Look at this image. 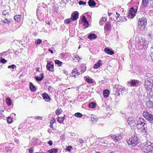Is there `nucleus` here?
<instances>
[{"label":"nucleus","instance_id":"f257e3e1","mask_svg":"<svg viewBox=\"0 0 153 153\" xmlns=\"http://www.w3.org/2000/svg\"><path fill=\"white\" fill-rule=\"evenodd\" d=\"M144 80V85L145 86L148 96L152 95V88L153 84V76L150 74H147L143 78Z\"/></svg>","mask_w":153,"mask_h":153},{"label":"nucleus","instance_id":"f03ea898","mask_svg":"<svg viewBox=\"0 0 153 153\" xmlns=\"http://www.w3.org/2000/svg\"><path fill=\"white\" fill-rule=\"evenodd\" d=\"M140 120L138 121L136 126L138 129H140L141 131L143 132L146 133L147 130V125L146 122L144 121L142 118H140Z\"/></svg>","mask_w":153,"mask_h":153},{"label":"nucleus","instance_id":"7ed1b4c3","mask_svg":"<svg viewBox=\"0 0 153 153\" xmlns=\"http://www.w3.org/2000/svg\"><path fill=\"white\" fill-rule=\"evenodd\" d=\"M127 142L129 145H133L132 147L137 145L139 143V141L137 137L135 136H133L129 140H127Z\"/></svg>","mask_w":153,"mask_h":153},{"label":"nucleus","instance_id":"20e7f679","mask_svg":"<svg viewBox=\"0 0 153 153\" xmlns=\"http://www.w3.org/2000/svg\"><path fill=\"white\" fill-rule=\"evenodd\" d=\"M146 22L147 20L146 18H143L141 20L139 19L138 23V27L141 30L144 29L146 25Z\"/></svg>","mask_w":153,"mask_h":153},{"label":"nucleus","instance_id":"39448f33","mask_svg":"<svg viewBox=\"0 0 153 153\" xmlns=\"http://www.w3.org/2000/svg\"><path fill=\"white\" fill-rule=\"evenodd\" d=\"M153 147V143H151L150 142H148L147 143H145L142 149L144 152L147 153L148 150Z\"/></svg>","mask_w":153,"mask_h":153},{"label":"nucleus","instance_id":"423d86ee","mask_svg":"<svg viewBox=\"0 0 153 153\" xmlns=\"http://www.w3.org/2000/svg\"><path fill=\"white\" fill-rule=\"evenodd\" d=\"M137 11L135 10L134 8L133 7H131L128 11V18H131V19L134 18L135 15V14L137 13Z\"/></svg>","mask_w":153,"mask_h":153},{"label":"nucleus","instance_id":"0eeeda50","mask_svg":"<svg viewBox=\"0 0 153 153\" xmlns=\"http://www.w3.org/2000/svg\"><path fill=\"white\" fill-rule=\"evenodd\" d=\"M123 136V135H122L121 134L120 135L117 134L112 135L111 137L115 142L119 141L122 138Z\"/></svg>","mask_w":153,"mask_h":153},{"label":"nucleus","instance_id":"6e6552de","mask_svg":"<svg viewBox=\"0 0 153 153\" xmlns=\"http://www.w3.org/2000/svg\"><path fill=\"white\" fill-rule=\"evenodd\" d=\"M140 82L137 80L133 79L128 82V83L130 84L131 86H138L139 85Z\"/></svg>","mask_w":153,"mask_h":153},{"label":"nucleus","instance_id":"1a4fd4ad","mask_svg":"<svg viewBox=\"0 0 153 153\" xmlns=\"http://www.w3.org/2000/svg\"><path fill=\"white\" fill-rule=\"evenodd\" d=\"M135 121L134 118L132 117L128 118L127 120L128 124L132 127L135 126L136 123Z\"/></svg>","mask_w":153,"mask_h":153},{"label":"nucleus","instance_id":"9d476101","mask_svg":"<svg viewBox=\"0 0 153 153\" xmlns=\"http://www.w3.org/2000/svg\"><path fill=\"white\" fill-rule=\"evenodd\" d=\"M80 74L79 72H78L76 70H72V72L70 74V76L71 77H74L75 78L78 77V76Z\"/></svg>","mask_w":153,"mask_h":153},{"label":"nucleus","instance_id":"9b49d317","mask_svg":"<svg viewBox=\"0 0 153 153\" xmlns=\"http://www.w3.org/2000/svg\"><path fill=\"white\" fill-rule=\"evenodd\" d=\"M79 13L77 11H75L72 13L71 15V18L72 21H74L76 20L78 18Z\"/></svg>","mask_w":153,"mask_h":153},{"label":"nucleus","instance_id":"f8f14e48","mask_svg":"<svg viewBox=\"0 0 153 153\" xmlns=\"http://www.w3.org/2000/svg\"><path fill=\"white\" fill-rule=\"evenodd\" d=\"M43 99L46 102H49L51 100L50 96L46 93H44L42 94Z\"/></svg>","mask_w":153,"mask_h":153},{"label":"nucleus","instance_id":"ddd939ff","mask_svg":"<svg viewBox=\"0 0 153 153\" xmlns=\"http://www.w3.org/2000/svg\"><path fill=\"white\" fill-rule=\"evenodd\" d=\"M104 51L105 53L109 55H112L114 53V51L111 48H105Z\"/></svg>","mask_w":153,"mask_h":153},{"label":"nucleus","instance_id":"4468645a","mask_svg":"<svg viewBox=\"0 0 153 153\" xmlns=\"http://www.w3.org/2000/svg\"><path fill=\"white\" fill-rule=\"evenodd\" d=\"M150 0H142V4L143 7H149Z\"/></svg>","mask_w":153,"mask_h":153},{"label":"nucleus","instance_id":"2eb2a0df","mask_svg":"<svg viewBox=\"0 0 153 153\" xmlns=\"http://www.w3.org/2000/svg\"><path fill=\"white\" fill-rule=\"evenodd\" d=\"M84 78L87 82L89 83L94 84V80L91 77L89 76H85L84 77Z\"/></svg>","mask_w":153,"mask_h":153},{"label":"nucleus","instance_id":"dca6fc26","mask_svg":"<svg viewBox=\"0 0 153 153\" xmlns=\"http://www.w3.org/2000/svg\"><path fill=\"white\" fill-rule=\"evenodd\" d=\"M146 105L147 108H153V103L149 99L146 101Z\"/></svg>","mask_w":153,"mask_h":153},{"label":"nucleus","instance_id":"f3484780","mask_svg":"<svg viewBox=\"0 0 153 153\" xmlns=\"http://www.w3.org/2000/svg\"><path fill=\"white\" fill-rule=\"evenodd\" d=\"M111 28V24L109 22H107L104 26V31H107L110 30Z\"/></svg>","mask_w":153,"mask_h":153},{"label":"nucleus","instance_id":"a211bd4d","mask_svg":"<svg viewBox=\"0 0 153 153\" xmlns=\"http://www.w3.org/2000/svg\"><path fill=\"white\" fill-rule=\"evenodd\" d=\"M143 115L144 117L146 119H147L148 120V119L150 117V115H151V114H150L147 111H144L143 112Z\"/></svg>","mask_w":153,"mask_h":153},{"label":"nucleus","instance_id":"6ab92c4d","mask_svg":"<svg viewBox=\"0 0 153 153\" xmlns=\"http://www.w3.org/2000/svg\"><path fill=\"white\" fill-rule=\"evenodd\" d=\"M40 76H37L35 77V79L37 81H41L43 79L44 76L43 73L41 74L40 75Z\"/></svg>","mask_w":153,"mask_h":153},{"label":"nucleus","instance_id":"aec40b11","mask_svg":"<svg viewBox=\"0 0 153 153\" xmlns=\"http://www.w3.org/2000/svg\"><path fill=\"white\" fill-rule=\"evenodd\" d=\"M117 89H118V91L121 92V94L122 95H124L127 93V90L126 89L124 88L120 89L117 88Z\"/></svg>","mask_w":153,"mask_h":153},{"label":"nucleus","instance_id":"412c9836","mask_svg":"<svg viewBox=\"0 0 153 153\" xmlns=\"http://www.w3.org/2000/svg\"><path fill=\"white\" fill-rule=\"evenodd\" d=\"M147 41H146L145 40H141L140 41V43H139L141 45L143 46V48H146V45L147 44Z\"/></svg>","mask_w":153,"mask_h":153},{"label":"nucleus","instance_id":"4be33fe9","mask_svg":"<svg viewBox=\"0 0 153 153\" xmlns=\"http://www.w3.org/2000/svg\"><path fill=\"white\" fill-rule=\"evenodd\" d=\"M88 4L91 7H94L95 6L96 3L94 0H89L88 2Z\"/></svg>","mask_w":153,"mask_h":153},{"label":"nucleus","instance_id":"5701e85b","mask_svg":"<svg viewBox=\"0 0 153 153\" xmlns=\"http://www.w3.org/2000/svg\"><path fill=\"white\" fill-rule=\"evenodd\" d=\"M103 96L105 98L108 97L109 94V91L108 90L106 89L104 90L103 91Z\"/></svg>","mask_w":153,"mask_h":153},{"label":"nucleus","instance_id":"b1692460","mask_svg":"<svg viewBox=\"0 0 153 153\" xmlns=\"http://www.w3.org/2000/svg\"><path fill=\"white\" fill-rule=\"evenodd\" d=\"M88 37L89 39L91 40L96 38L97 36L94 33H91L88 35Z\"/></svg>","mask_w":153,"mask_h":153},{"label":"nucleus","instance_id":"393cba45","mask_svg":"<svg viewBox=\"0 0 153 153\" xmlns=\"http://www.w3.org/2000/svg\"><path fill=\"white\" fill-rule=\"evenodd\" d=\"M102 63V61L100 60H99L94 65L93 67H100Z\"/></svg>","mask_w":153,"mask_h":153},{"label":"nucleus","instance_id":"a878e982","mask_svg":"<svg viewBox=\"0 0 153 153\" xmlns=\"http://www.w3.org/2000/svg\"><path fill=\"white\" fill-rule=\"evenodd\" d=\"M65 117V115H64V117H58L57 121L59 123H62L64 120Z\"/></svg>","mask_w":153,"mask_h":153},{"label":"nucleus","instance_id":"bb28decb","mask_svg":"<svg viewBox=\"0 0 153 153\" xmlns=\"http://www.w3.org/2000/svg\"><path fill=\"white\" fill-rule=\"evenodd\" d=\"M91 118V121H92L93 123H96V122L98 120V118L96 115H92Z\"/></svg>","mask_w":153,"mask_h":153},{"label":"nucleus","instance_id":"cd10ccee","mask_svg":"<svg viewBox=\"0 0 153 153\" xmlns=\"http://www.w3.org/2000/svg\"><path fill=\"white\" fill-rule=\"evenodd\" d=\"M30 90L32 91H35L36 90V88L32 82L30 83Z\"/></svg>","mask_w":153,"mask_h":153},{"label":"nucleus","instance_id":"c85d7f7f","mask_svg":"<svg viewBox=\"0 0 153 153\" xmlns=\"http://www.w3.org/2000/svg\"><path fill=\"white\" fill-rule=\"evenodd\" d=\"M20 15H17L15 16L14 17V19L17 22H19L20 21Z\"/></svg>","mask_w":153,"mask_h":153},{"label":"nucleus","instance_id":"c756f323","mask_svg":"<svg viewBox=\"0 0 153 153\" xmlns=\"http://www.w3.org/2000/svg\"><path fill=\"white\" fill-rule=\"evenodd\" d=\"M6 102L8 106L11 105L12 104V101L10 98L9 97L7 98L6 99Z\"/></svg>","mask_w":153,"mask_h":153},{"label":"nucleus","instance_id":"7c9ffc66","mask_svg":"<svg viewBox=\"0 0 153 153\" xmlns=\"http://www.w3.org/2000/svg\"><path fill=\"white\" fill-rule=\"evenodd\" d=\"M58 151L57 148H53L50 150H48V152L49 153H56Z\"/></svg>","mask_w":153,"mask_h":153},{"label":"nucleus","instance_id":"2f4dec72","mask_svg":"<svg viewBox=\"0 0 153 153\" xmlns=\"http://www.w3.org/2000/svg\"><path fill=\"white\" fill-rule=\"evenodd\" d=\"M96 103L94 102H91L89 104L88 106L91 108H94L95 107Z\"/></svg>","mask_w":153,"mask_h":153},{"label":"nucleus","instance_id":"473e14b6","mask_svg":"<svg viewBox=\"0 0 153 153\" xmlns=\"http://www.w3.org/2000/svg\"><path fill=\"white\" fill-rule=\"evenodd\" d=\"M72 20L71 18L70 19H66L64 20V23L65 24H69L71 23Z\"/></svg>","mask_w":153,"mask_h":153},{"label":"nucleus","instance_id":"72a5a7b5","mask_svg":"<svg viewBox=\"0 0 153 153\" xmlns=\"http://www.w3.org/2000/svg\"><path fill=\"white\" fill-rule=\"evenodd\" d=\"M73 57L75 61H78V62H79L80 59H81L80 58L79 56L77 55H74Z\"/></svg>","mask_w":153,"mask_h":153},{"label":"nucleus","instance_id":"f704fd0d","mask_svg":"<svg viewBox=\"0 0 153 153\" xmlns=\"http://www.w3.org/2000/svg\"><path fill=\"white\" fill-rule=\"evenodd\" d=\"M55 64H57L58 66H61V65L62 64V62L59 61L58 60L56 59L55 60Z\"/></svg>","mask_w":153,"mask_h":153},{"label":"nucleus","instance_id":"c9c22d12","mask_svg":"<svg viewBox=\"0 0 153 153\" xmlns=\"http://www.w3.org/2000/svg\"><path fill=\"white\" fill-rule=\"evenodd\" d=\"M10 49H8L6 51L3 52V53L4 54V56H7V55L9 54L10 53Z\"/></svg>","mask_w":153,"mask_h":153},{"label":"nucleus","instance_id":"e433bc0d","mask_svg":"<svg viewBox=\"0 0 153 153\" xmlns=\"http://www.w3.org/2000/svg\"><path fill=\"white\" fill-rule=\"evenodd\" d=\"M150 123H153V115L151 114L148 120Z\"/></svg>","mask_w":153,"mask_h":153},{"label":"nucleus","instance_id":"4c0bfd02","mask_svg":"<svg viewBox=\"0 0 153 153\" xmlns=\"http://www.w3.org/2000/svg\"><path fill=\"white\" fill-rule=\"evenodd\" d=\"M74 115L77 117H81L82 116V114L80 113L77 112L75 113L74 114Z\"/></svg>","mask_w":153,"mask_h":153},{"label":"nucleus","instance_id":"58836bf2","mask_svg":"<svg viewBox=\"0 0 153 153\" xmlns=\"http://www.w3.org/2000/svg\"><path fill=\"white\" fill-rule=\"evenodd\" d=\"M42 42V40L40 39H38L35 41L36 45H38L41 44Z\"/></svg>","mask_w":153,"mask_h":153},{"label":"nucleus","instance_id":"ea45409f","mask_svg":"<svg viewBox=\"0 0 153 153\" xmlns=\"http://www.w3.org/2000/svg\"><path fill=\"white\" fill-rule=\"evenodd\" d=\"M151 53L150 54V56L152 61L153 62V46H152L151 48Z\"/></svg>","mask_w":153,"mask_h":153},{"label":"nucleus","instance_id":"a19ab883","mask_svg":"<svg viewBox=\"0 0 153 153\" xmlns=\"http://www.w3.org/2000/svg\"><path fill=\"white\" fill-rule=\"evenodd\" d=\"M7 121L8 123L10 124L12 123V118L10 117H7Z\"/></svg>","mask_w":153,"mask_h":153},{"label":"nucleus","instance_id":"79ce46f5","mask_svg":"<svg viewBox=\"0 0 153 153\" xmlns=\"http://www.w3.org/2000/svg\"><path fill=\"white\" fill-rule=\"evenodd\" d=\"M60 110H62L59 108L56 110L55 113L56 115L58 116L61 114Z\"/></svg>","mask_w":153,"mask_h":153},{"label":"nucleus","instance_id":"37998d69","mask_svg":"<svg viewBox=\"0 0 153 153\" xmlns=\"http://www.w3.org/2000/svg\"><path fill=\"white\" fill-rule=\"evenodd\" d=\"M48 65H51V67H54L53 63L51 62H48L46 67H50V66H48Z\"/></svg>","mask_w":153,"mask_h":153},{"label":"nucleus","instance_id":"c03bdc74","mask_svg":"<svg viewBox=\"0 0 153 153\" xmlns=\"http://www.w3.org/2000/svg\"><path fill=\"white\" fill-rule=\"evenodd\" d=\"M73 149L72 147L71 146H68L66 149V151L68 152H70L71 150Z\"/></svg>","mask_w":153,"mask_h":153},{"label":"nucleus","instance_id":"a18cd8bd","mask_svg":"<svg viewBox=\"0 0 153 153\" xmlns=\"http://www.w3.org/2000/svg\"><path fill=\"white\" fill-rule=\"evenodd\" d=\"M82 22L83 23L88 22L85 16H82Z\"/></svg>","mask_w":153,"mask_h":153},{"label":"nucleus","instance_id":"49530a36","mask_svg":"<svg viewBox=\"0 0 153 153\" xmlns=\"http://www.w3.org/2000/svg\"><path fill=\"white\" fill-rule=\"evenodd\" d=\"M149 7L153 8V0H150Z\"/></svg>","mask_w":153,"mask_h":153},{"label":"nucleus","instance_id":"de8ad7c7","mask_svg":"<svg viewBox=\"0 0 153 153\" xmlns=\"http://www.w3.org/2000/svg\"><path fill=\"white\" fill-rule=\"evenodd\" d=\"M0 61L3 64L7 62L6 60L4 58H1Z\"/></svg>","mask_w":153,"mask_h":153},{"label":"nucleus","instance_id":"09e8293b","mask_svg":"<svg viewBox=\"0 0 153 153\" xmlns=\"http://www.w3.org/2000/svg\"><path fill=\"white\" fill-rule=\"evenodd\" d=\"M106 21V19L105 17H102L100 20V22H105Z\"/></svg>","mask_w":153,"mask_h":153},{"label":"nucleus","instance_id":"8fccbe9b","mask_svg":"<svg viewBox=\"0 0 153 153\" xmlns=\"http://www.w3.org/2000/svg\"><path fill=\"white\" fill-rule=\"evenodd\" d=\"M55 122L56 120H55L54 118L52 117L51 120L50 124H53Z\"/></svg>","mask_w":153,"mask_h":153},{"label":"nucleus","instance_id":"3c124183","mask_svg":"<svg viewBox=\"0 0 153 153\" xmlns=\"http://www.w3.org/2000/svg\"><path fill=\"white\" fill-rule=\"evenodd\" d=\"M83 25L85 26V28L88 27L89 26V23L88 22L83 23Z\"/></svg>","mask_w":153,"mask_h":153},{"label":"nucleus","instance_id":"603ef678","mask_svg":"<svg viewBox=\"0 0 153 153\" xmlns=\"http://www.w3.org/2000/svg\"><path fill=\"white\" fill-rule=\"evenodd\" d=\"M79 4L80 5H85L86 4V2L80 1L79 2Z\"/></svg>","mask_w":153,"mask_h":153},{"label":"nucleus","instance_id":"864d4df0","mask_svg":"<svg viewBox=\"0 0 153 153\" xmlns=\"http://www.w3.org/2000/svg\"><path fill=\"white\" fill-rule=\"evenodd\" d=\"M47 70L53 72V71L54 68H46Z\"/></svg>","mask_w":153,"mask_h":153},{"label":"nucleus","instance_id":"5fc2aeb1","mask_svg":"<svg viewBox=\"0 0 153 153\" xmlns=\"http://www.w3.org/2000/svg\"><path fill=\"white\" fill-rule=\"evenodd\" d=\"M8 13V12L7 10H4L2 12V14L3 15L5 16Z\"/></svg>","mask_w":153,"mask_h":153},{"label":"nucleus","instance_id":"6e6d98bb","mask_svg":"<svg viewBox=\"0 0 153 153\" xmlns=\"http://www.w3.org/2000/svg\"><path fill=\"white\" fill-rule=\"evenodd\" d=\"M1 20L4 23L8 24V23H6L7 22V20H8V19L5 18L4 20H3L2 19H1Z\"/></svg>","mask_w":153,"mask_h":153},{"label":"nucleus","instance_id":"4d7b16f0","mask_svg":"<svg viewBox=\"0 0 153 153\" xmlns=\"http://www.w3.org/2000/svg\"><path fill=\"white\" fill-rule=\"evenodd\" d=\"M33 151V148L30 147L29 150V152L30 153H32Z\"/></svg>","mask_w":153,"mask_h":153},{"label":"nucleus","instance_id":"13d9d810","mask_svg":"<svg viewBox=\"0 0 153 153\" xmlns=\"http://www.w3.org/2000/svg\"><path fill=\"white\" fill-rule=\"evenodd\" d=\"M13 19H8V20L7 23H8V24H10L13 22Z\"/></svg>","mask_w":153,"mask_h":153},{"label":"nucleus","instance_id":"bf43d9fd","mask_svg":"<svg viewBox=\"0 0 153 153\" xmlns=\"http://www.w3.org/2000/svg\"><path fill=\"white\" fill-rule=\"evenodd\" d=\"M48 143L49 145L51 146L53 144V142L51 140H50L48 142Z\"/></svg>","mask_w":153,"mask_h":153},{"label":"nucleus","instance_id":"052dcab7","mask_svg":"<svg viewBox=\"0 0 153 153\" xmlns=\"http://www.w3.org/2000/svg\"><path fill=\"white\" fill-rule=\"evenodd\" d=\"M116 14H117V16H118L116 17V20H117V19H118V18H119V16H120V14L119 13H118V12H117L116 13Z\"/></svg>","mask_w":153,"mask_h":153},{"label":"nucleus","instance_id":"680f3d73","mask_svg":"<svg viewBox=\"0 0 153 153\" xmlns=\"http://www.w3.org/2000/svg\"><path fill=\"white\" fill-rule=\"evenodd\" d=\"M133 70L134 71V72L136 73L137 74H138V72L137 71H135L134 69H136V68L135 67L134 68H132Z\"/></svg>","mask_w":153,"mask_h":153},{"label":"nucleus","instance_id":"e2e57ef3","mask_svg":"<svg viewBox=\"0 0 153 153\" xmlns=\"http://www.w3.org/2000/svg\"><path fill=\"white\" fill-rule=\"evenodd\" d=\"M79 142L81 144H82L83 143H84V141H83V140L81 139H79Z\"/></svg>","mask_w":153,"mask_h":153},{"label":"nucleus","instance_id":"0e129e2a","mask_svg":"<svg viewBox=\"0 0 153 153\" xmlns=\"http://www.w3.org/2000/svg\"><path fill=\"white\" fill-rule=\"evenodd\" d=\"M8 67H16V66L15 65H9Z\"/></svg>","mask_w":153,"mask_h":153},{"label":"nucleus","instance_id":"69168bd1","mask_svg":"<svg viewBox=\"0 0 153 153\" xmlns=\"http://www.w3.org/2000/svg\"><path fill=\"white\" fill-rule=\"evenodd\" d=\"M48 51L50 52L51 53H53V51L52 50H51L50 49H48Z\"/></svg>","mask_w":153,"mask_h":153},{"label":"nucleus","instance_id":"338daca9","mask_svg":"<svg viewBox=\"0 0 153 153\" xmlns=\"http://www.w3.org/2000/svg\"><path fill=\"white\" fill-rule=\"evenodd\" d=\"M53 124H51L50 125V127H51L52 128H53Z\"/></svg>","mask_w":153,"mask_h":153},{"label":"nucleus","instance_id":"774afa93","mask_svg":"<svg viewBox=\"0 0 153 153\" xmlns=\"http://www.w3.org/2000/svg\"><path fill=\"white\" fill-rule=\"evenodd\" d=\"M99 24H100V25L101 26H102L103 24V23H102V22H100V21Z\"/></svg>","mask_w":153,"mask_h":153}]
</instances>
